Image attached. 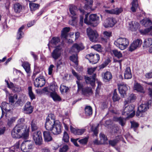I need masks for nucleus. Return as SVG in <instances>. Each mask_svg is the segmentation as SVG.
<instances>
[{
    "label": "nucleus",
    "instance_id": "obj_1",
    "mask_svg": "<svg viewBox=\"0 0 152 152\" xmlns=\"http://www.w3.org/2000/svg\"><path fill=\"white\" fill-rule=\"evenodd\" d=\"M29 130L21 124L17 125L12 130L11 134L15 138L27 139L29 135Z\"/></svg>",
    "mask_w": 152,
    "mask_h": 152
},
{
    "label": "nucleus",
    "instance_id": "obj_2",
    "mask_svg": "<svg viewBox=\"0 0 152 152\" xmlns=\"http://www.w3.org/2000/svg\"><path fill=\"white\" fill-rule=\"evenodd\" d=\"M46 130L51 131L54 135L59 134L61 132L62 128L61 123L58 121L56 120L55 123L45 127Z\"/></svg>",
    "mask_w": 152,
    "mask_h": 152
},
{
    "label": "nucleus",
    "instance_id": "obj_3",
    "mask_svg": "<svg viewBox=\"0 0 152 152\" xmlns=\"http://www.w3.org/2000/svg\"><path fill=\"white\" fill-rule=\"evenodd\" d=\"M88 13L85 14V18L84 19L85 23L87 24L92 26L95 27L98 24V20L99 17L96 14H91L89 16V19H88Z\"/></svg>",
    "mask_w": 152,
    "mask_h": 152
},
{
    "label": "nucleus",
    "instance_id": "obj_4",
    "mask_svg": "<svg viewBox=\"0 0 152 152\" xmlns=\"http://www.w3.org/2000/svg\"><path fill=\"white\" fill-rule=\"evenodd\" d=\"M129 44V40L125 38L120 37L115 40L114 45L121 50H123L127 48Z\"/></svg>",
    "mask_w": 152,
    "mask_h": 152
},
{
    "label": "nucleus",
    "instance_id": "obj_5",
    "mask_svg": "<svg viewBox=\"0 0 152 152\" xmlns=\"http://www.w3.org/2000/svg\"><path fill=\"white\" fill-rule=\"evenodd\" d=\"M124 104V107L122 112L123 115L127 116V118H130L133 117L135 114V112L133 111L134 108L133 105H129L126 106Z\"/></svg>",
    "mask_w": 152,
    "mask_h": 152
},
{
    "label": "nucleus",
    "instance_id": "obj_6",
    "mask_svg": "<svg viewBox=\"0 0 152 152\" xmlns=\"http://www.w3.org/2000/svg\"><path fill=\"white\" fill-rule=\"evenodd\" d=\"M34 143L31 140H26L23 142L21 145V149L24 152H30L34 148Z\"/></svg>",
    "mask_w": 152,
    "mask_h": 152
},
{
    "label": "nucleus",
    "instance_id": "obj_7",
    "mask_svg": "<svg viewBox=\"0 0 152 152\" xmlns=\"http://www.w3.org/2000/svg\"><path fill=\"white\" fill-rule=\"evenodd\" d=\"M150 101L148 102L142 104L138 107L136 114V115L137 117H141L143 116L142 113L147 111L149 108V102L151 103Z\"/></svg>",
    "mask_w": 152,
    "mask_h": 152
},
{
    "label": "nucleus",
    "instance_id": "obj_8",
    "mask_svg": "<svg viewBox=\"0 0 152 152\" xmlns=\"http://www.w3.org/2000/svg\"><path fill=\"white\" fill-rule=\"evenodd\" d=\"M87 34L91 41L96 42L98 40V34L95 31H94L90 28L87 29Z\"/></svg>",
    "mask_w": 152,
    "mask_h": 152
},
{
    "label": "nucleus",
    "instance_id": "obj_9",
    "mask_svg": "<svg viewBox=\"0 0 152 152\" xmlns=\"http://www.w3.org/2000/svg\"><path fill=\"white\" fill-rule=\"evenodd\" d=\"M69 9L71 14L73 17H72V20L69 21V23L72 25H74V23L77 18V17L74 16L76 15V12L78 11V9L77 7L73 4H71L70 5Z\"/></svg>",
    "mask_w": 152,
    "mask_h": 152
},
{
    "label": "nucleus",
    "instance_id": "obj_10",
    "mask_svg": "<svg viewBox=\"0 0 152 152\" xmlns=\"http://www.w3.org/2000/svg\"><path fill=\"white\" fill-rule=\"evenodd\" d=\"M32 137L36 144L41 145L42 144L43 140L42 134L40 131H38L33 133Z\"/></svg>",
    "mask_w": 152,
    "mask_h": 152
},
{
    "label": "nucleus",
    "instance_id": "obj_11",
    "mask_svg": "<svg viewBox=\"0 0 152 152\" xmlns=\"http://www.w3.org/2000/svg\"><path fill=\"white\" fill-rule=\"evenodd\" d=\"M45 83V81L44 76L40 75L36 79L34 84V86L37 87H41L43 86Z\"/></svg>",
    "mask_w": 152,
    "mask_h": 152
},
{
    "label": "nucleus",
    "instance_id": "obj_12",
    "mask_svg": "<svg viewBox=\"0 0 152 152\" xmlns=\"http://www.w3.org/2000/svg\"><path fill=\"white\" fill-rule=\"evenodd\" d=\"M118 89L121 96L124 97L126 95V92L128 89V86L124 83H121L118 84Z\"/></svg>",
    "mask_w": 152,
    "mask_h": 152
},
{
    "label": "nucleus",
    "instance_id": "obj_13",
    "mask_svg": "<svg viewBox=\"0 0 152 152\" xmlns=\"http://www.w3.org/2000/svg\"><path fill=\"white\" fill-rule=\"evenodd\" d=\"M86 58L88 59L90 63L92 64L97 63L99 59V56L98 54H93L91 53L86 56Z\"/></svg>",
    "mask_w": 152,
    "mask_h": 152
},
{
    "label": "nucleus",
    "instance_id": "obj_14",
    "mask_svg": "<svg viewBox=\"0 0 152 152\" xmlns=\"http://www.w3.org/2000/svg\"><path fill=\"white\" fill-rule=\"evenodd\" d=\"M142 43L140 39H137L134 40L131 44L129 48V50L132 51L141 46Z\"/></svg>",
    "mask_w": 152,
    "mask_h": 152
},
{
    "label": "nucleus",
    "instance_id": "obj_15",
    "mask_svg": "<svg viewBox=\"0 0 152 152\" xmlns=\"http://www.w3.org/2000/svg\"><path fill=\"white\" fill-rule=\"evenodd\" d=\"M84 48V47L82 43H75L71 47L70 52L77 53L83 50Z\"/></svg>",
    "mask_w": 152,
    "mask_h": 152
},
{
    "label": "nucleus",
    "instance_id": "obj_16",
    "mask_svg": "<svg viewBox=\"0 0 152 152\" xmlns=\"http://www.w3.org/2000/svg\"><path fill=\"white\" fill-rule=\"evenodd\" d=\"M116 23L115 19L113 18H109L105 21L104 26L105 28L112 27Z\"/></svg>",
    "mask_w": 152,
    "mask_h": 152
},
{
    "label": "nucleus",
    "instance_id": "obj_17",
    "mask_svg": "<svg viewBox=\"0 0 152 152\" xmlns=\"http://www.w3.org/2000/svg\"><path fill=\"white\" fill-rule=\"evenodd\" d=\"M55 119V117L54 114L52 113L49 114L46 119L45 127L48 126V124L50 125L55 123L56 121Z\"/></svg>",
    "mask_w": 152,
    "mask_h": 152
},
{
    "label": "nucleus",
    "instance_id": "obj_18",
    "mask_svg": "<svg viewBox=\"0 0 152 152\" xmlns=\"http://www.w3.org/2000/svg\"><path fill=\"white\" fill-rule=\"evenodd\" d=\"M33 109V107L31 105V103L29 102H28L25 105L23 110L25 113L29 114L32 112Z\"/></svg>",
    "mask_w": 152,
    "mask_h": 152
},
{
    "label": "nucleus",
    "instance_id": "obj_19",
    "mask_svg": "<svg viewBox=\"0 0 152 152\" xmlns=\"http://www.w3.org/2000/svg\"><path fill=\"white\" fill-rule=\"evenodd\" d=\"M61 54V50L56 48L52 52L51 54V56L55 60H56L60 57Z\"/></svg>",
    "mask_w": 152,
    "mask_h": 152
},
{
    "label": "nucleus",
    "instance_id": "obj_20",
    "mask_svg": "<svg viewBox=\"0 0 152 152\" xmlns=\"http://www.w3.org/2000/svg\"><path fill=\"white\" fill-rule=\"evenodd\" d=\"M96 76V75L94 74L92 76H85V78L86 83L90 84L92 86H94L95 84Z\"/></svg>",
    "mask_w": 152,
    "mask_h": 152
},
{
    "label": "nucleus",
    "instance_id": "obj_21",
    "mask_svg": "<svg viewBox=\"0 0 152 152\" xmlns=\"http://www.w3.org/2000/svg\"><path fill=\"white\" fill-rule=\"evenodd\" d=\"M20 143L19 142H16L13 147L10 148H5L4 149V152L7 151H9V152H16L20 150L19 148Z\"/></svg>",
    "mask_w": 152,
    "mask_h": 152
},
{
    "label": "nucleus",
    "instance_id": "obj_22",
    "mask_svg": "<svg viewBox=\"0 0 152 152\" xmlns=\"http://www.w3.org/2000/svg\"><path fill=\"white\" fill-rule=\"evenodd\" d=\"M140 27L139 23L134 21H131L129 23V28L132 31H135L138 29Z\"/></svg>",
    "mask_w": 152,
    "mask_h": 152
},
{
    "label": "nucleus",
    "instance_id": "obj_23",
    "mask_svg": "<svg viewBox=\"0 0 152 152\" xmlns=\"http://www.w3.org/2000/svg\"><path fill=\"white\" fill-rule=\"evenodd\" d=\"M71 132L75 135H81L85 131L86 129H76L73 128L72 126L70 127Z\"/></svg>",
    "mask_w": 152,
    "mask_h": 152
},
{
    "label": "nucleus",
    "instance_id": "obj_24",
    "mask_svg": "<svg viewBox=\"0 0 152 152\" xmlns=\"http://www.w3.org/2000/svg\"><path fill=\"white\" fill-rule=\"evenodd\" d=\"M102 76L104 81L105 82L110 81L112 77L111 73L110 72L108 71L103 73Z\"/></svg>",
    "mask_w": 152,
    "mask_h": 152
},
{
    "label": "nucleus",
    "instance_id": "obj_25",
    "mask_svg": "<svg viewBox=\"0 0 152 152\" xmlns=\"http://www.w3.org/2000/svg\"><path fill=\"white\" fill-rule=\"evenodd\" d=\"M44 141L45 142H48L52 140V137L50 132L45 131L43 132Z\"/></svg>",
    "mask_w": 152,
    "mask_h": 152
},
{
    "label": "nucleus",
    "instance_id": "obj_26",
    "mask_svg": "<svg viewBox=\"0 0 152 152\" xmlns=\"http://www.w3.org/2000/svg\"><path fill=\"white\" fill-rule=\"evenodd\" d=\"M132 77V74L130 68L127 67L124 72V78L125 79H130Z\"/></svg>",
    "mask_w": 152,
    "mask_h": 152
},
{
    "label": "nucleus",
    "instance_id": "obj_27",
    "mask_svg": "<svg viewBox=\"0 0 152 152\" xmlns=\"http://www.w3.org/2000/svg\"><path fill=\"white\" fill-rule=\"evenodd\" d=\"M70 28L69 27H65L61 31V39H67L68 36V33L69 31Z\"/></svg>",
    "mask_w": 152,
    "mask_h": 152
},
{
    "label": "nucleus",
    "instance_id": "obj_28",
    "mask_svg": "<svg viewBox=\"0 0 152 152\" xmlns=\"http://www.w3.org/2000/svg\"><path fill=\"white\" fill-rule=\"evenodd\" d=\"M50 97L55 102H59L61 101V98L56 92H50Z\"/></svg>",
    "mask_w": 152,
    "mask_h": 152
},
{
    "label": "nucleus",
    "instance_id": "obj_29",
    "mask_svg": "<svg viewBox=\"0 0 152 152\" xmlns=\"http://www.w3.org/2000/svg\"><path fill=\"white\" fill-rule=\"evenodd\" d=\"M143 47L148 48L152 45V39L148 38L145 39L143 41Z\"/></svg>",
    "mask_w": 152,
    "mask_h": 152
},
{
    "label": "nucleus",
    "instance_id": "obj_30",
    "mask_svg": "<svg viewBox=\"0 0 152 152\" xmlns=\"http://www.w3.org/2000/svg\"><path fill=\"white\" fill-rule=\"evenodd\" d=\"M92 109L90 106H86L84 110V113L85 115L87 116H91L92 114Z\"/></svg>",
    "mask_w": 152,
    "mask_h": 152
},
{
    "label": "nucleus",
    "instance_id": "obj_31",
    "mask_svg": "<svg viewBox=\"0 0 152 152\" xmlns=\"http://www.w3.org/2000/svg\"><path fill=\"white\" fill-rule=\"evenodd\" d=\"M136 98L135 95L133 94H131L128 98L127 100H125L124 102V104H128L129 102H134Z\"/></svg>",
    "mask_w": 152,
    "mask_h": 152
},
{
    "label": "nucleus",
    "instance_id": "obj_32",
    "mask_svg": "<svg viewBox=\"0 0 152 152\" xmlns=\"http://www.w3.org/2000/svg\"><path fill=\"white\" fill-rule=\"evenodd\" d=\"M115 120L118 122L122 127H124L125 125L126 121V118L119 117L116 118Z\"/></svg>",
    "mask_w": 152,
    "mask_h": 152
},
{
    "label": "nucleus",
    "instance_id": "obj_33",
    "mask_svg": "<svg viewBox=\"0 0 152 152\" xmlns=\"http://www.w3.org/2000/svg\"><path fill=\"white\" fill-rule=\"evenodd\" d=\"M141 24L145 27H146L152 24V22L148 18L144 19L140 21Z\"/></svg>",
    "mask_w": 152,
    "mask_h": 152
},
{
    "label": "nucleus",
    "instance_id": "obj_34",
    "mask_svg": "<svg viewBox=\"0 0 152 152\" xmlns=\"http://www.w3.org/2000/svg\"><path fill=\"white\" fill-rule=\"evenodd\" d=\"M13 8L15 12L17 13H20L23 9L22 5L19 3H16L14 4Z\"/></svg>",
    "mask_w": 152,
    "mask_h": 152
},
{
    "label": "nucleus",
    "instance_id": "obj_35",
    "mask_svg": "<svg viewBox=\"0 0 152 152\" xmlns=\"http://www.w3.org/2000/svg\"><path fill=\"white\" fill-rule=\"evenodd\" d=\"M103 34L104 37L105 38H102V40L106 42L107 39H109L111 36L112 33L110 31H104V32Z\"/></svg>",
    "mask_w": 152,
    "mask_h": 152
},
{
    "label": "nucleus",
    "instance_id": "obj_36",
    "mask_svg": "<svg viewBox=\"0 0 152 152\" xmlns=\"http://www.w3.org/2000/svg\"><path fill=\"white\" fill-rule=\"evenodd\" d=\"M83 94L87 96L92 93V89L90 87H86L82 89Z\"/></svg>",
    "mask_w": 152,
    "mask_h": 152
},
{
    "label": "nucleus",
    "instance_id": "obj_37",
    "mask_svg": "<svg viewBox=\"0 0 152 152\" xmlns=\"http://www.w3.org/2000/svg\"><path fill=\"white\" fill-rule=\"evenodd\" d=\"M1 106L2 110H4L6 112H9L10 110V104L5 102H2Z\"/></svg>",
    "mask_w": 152,
    "mask_h": 152
},
{
    "label": "nucleus",
    "instance_id": "obj_38",
    "mask_svg": "<svg viewBox=\"0 0 152 152\" xmlns=\"http://www.w3.org/2000/svg\"><path fill=\"white\" fill-rule=\"evenodd\" d=\"M131 10L133 12H135L138 6L137 0H133L132 2Z\"/></svg>",
    "mask_w": 152,
    "mask_h": 152
},
{
    "label": "nucleus",
    "instance_id": "obj_39",
    "mask_svg": "<svg viewBox=\"0 0 152 152\" xmlns=\"http://www.w3.org/2000/svg\"><path fill=\"white\" fill-rule=\"evenodd\" d=\"M112 53L115 57L118 58H120L122 57V54L120 51L117 50H112Z\"/></svg>",
    "mask_w": 152,
    "mask_h": 152
},
{
    "label": "nucleus",
    "instance_id": "obj_40",
    "mask_svg": "<svg viewBox=\"0 0 152 152\" xmlns=\"http://www.w3.org/2000/svg\"><path fill=\"white\" fill-rule=\"evenodd\" d=\"M24 28V26H23L19 29L17 34V39H20L23 37V33L22 30Z\"/></svg>",
    "mask_w": 152,
    "mask_h": 152
},
{
    "label": "nucleus",
    "instance_id": "obj_41",
    "mask_svg": "<svg viewBox=\"0 0 152 152\" xmlns=\"http://www.w3.org/2000/svg\"><path fill=\"white\" fill-rule=\"evenodd\" d=\"M28 94L30 99L31 100L36 98L35 96L32 91V88L31 86H29L28 88Z\"/></svg>",
    "mask_w": 152,
    "mask_h": 152
},
{
    "label": "nucleus",
    "instance_id": "obj_42",
    "mask_svg": "<svg viewBox=\"0 0 152 152\" xmlns=\"http://www.w3.org/2000/svg\"><path fill=\"white\" fill-rule=\"evenodd\" d=\"M134 88V90H136L137 91L140 92H143V90L142 87L137 83L135 84Z\"/></svg>",
    "mask_w": 152,
    "mask_h": 152
},
{
    "label": "nucleus",
    "instance_id": "obj_43",
    "mask_svg": "<svg viewBox=\"0 0 152 152\" xmlns=\"http://www.w3.org/2000/svg\"><path fill=\"white\" fill-rule=\"evenodd\" d=\"M22 66L27 73H28L29 72L30 70V64L28 62H23L22 64Z\"/></svg>",
    "mask_w": 152,
    "mask_h": 152
},
{
    "label": "nucleus",
    "instance_id": "obj_44",
    "mask_svg": "<svg viewBox=\"0 0 152 152\" xmlns=\"http://www.w3.org/2000/svg\"><path fill=\"white\" fill-rule=\"evenodd\" d=\"M58 88V87L56 83H53L49 87V89L51 91V92H56Z\"/></svg>",
    "mask_w": 152,
    "mask_h": 152
},
{
    "label": "nucleus",
    "instance_id": "obj_45",
    "mask_svg": "<svg viewBox=\"0 0 152 152\" xmlns=\"http://www.w3.org/2000/svg\"><path fill=\"white\" fill-rule=\"evenodd\" d=\"M39 6V5L38 4L34 3H29V7L30 10L31 11H34L38 9Z\"/></svg>",
    "mask_w": 152,
    "mask_h": 152
},
{
    "label": "nucleus",
    "instance_id": "obj_46",
    "mask_svg": "<svg viewBox=\"0 0 152 152\" xmlns=\"http://www.w3.org/2000/svg\"><path fill=\"white\" fill-rule=\"evenodd\" d=\"M60 39L59 37H54L52 39L50 43L52 44L53 45H56L60 42Z\"/></svg>",
    "mask_w": 152,
    "mask_h": 152
},
{
    "label": "nucleus",
    "instance_id": "obj_47",
    "mask_svg": "<svg viewBox=\"0 0 152 152\" xmlns=\"http://www.w3.org/2000/svg\"><path fill=\"white\" fill-rule=\"evenodd\" d=\"M86 1V2L84 7V8L86 10L91 9L93 4V0H90L89 2L88 1V0Z\"/></svg>",
    "mask_w": 152,
    "mask_h": 152
},
{
    "label": "nucleus",
    "instance_id": "obj_48",
    "mask_svg": "<svg viewBox=\"0 0 152 152\" xmlns=\"http://www.w3.org/2000/svg\"><path fill=\"white\" fill-rule=\"evenodd\" d=\"M31 125L32 132L35 131L38 129V127L37 125V122L33 120L32 121Z\"/></svg>",
    "mask_w": 152,
    "mask_h": 152
},
{
    "label": "nucleus",
    "instance_id": "obj_49",
    "mask_svg": "<svg viewBox=\"0 0 152 152\" xmlns=\"http://www.w3.org/2000/svg\"><path fill=\"white\" fill-rule=\"evenodd\" d=\"M113 95L112 98L114 102H116L119 101L120 99V97L118 95L116 89H115L113 92Z\"/></svg>",
    "mask_w": 152,
    "mask_h": 152
},
{
    "label": "nucleus",
    "instance_id": "obj_50",
    "mask_svg": "<svg viewBox=\"0 0 152 152\" xmlns=\"http://www.w3.org/2000/svg\"><path fill=\"white\" fill-rule=\"evenodd\" d=\"M98 86L96 91V96L98 97L99 96L100 93V90L101 88L102 83L101 82H97Z\"/></svg>",
    "mask_w": 152,
    "mask_h": 152
},
{
    "label": "nucleus",
    "instance_id": "obj_51",
    "mask_svg": "<svg viewBox=\"0 0 152 152\" xmlns=\"http://www.w3.org/2000/svg\"><path fill=\"white\" fill-rule=\"evenodd\" d=\"M17 99V95L16 94L10 95L9 96V101L11 103H13L15 102V99Z\"/></svg>",
    "mask_w": 152,
    "mask_h": 152
},
{
    "label": "nucleus",
    "instance_id": "obj_52",
    "mask_svg": "<svg viewBox=\"0 0 152 152\" xmlns=\"http://www.w3.org/2000/svg\"><path fill=\"white\" fill-rule=\"evenodd\" d=\"M113 10L114 14L118 15L122 12L123 8L122 7L116 8L113 9Z\"/></svg>",
    "mask_w": 152,
    "mask_h": 152
},
{
    "label": "nucleus",
    "instance_id": "obj_53",
    "mask_svg": "<svg viewBox=\"0 0 152 152\" xmlns=\"http://www.w3.org/2000/svg\"><path fill=\"white\" fill-rule=\"evenodd\" d=\"M69 88L64 85H61L60 87V90L62 93H66L68 90Z\"/></svg>",
    "mask_w": 152,
    "mask_h": 152
},
{
    "label": "nucleus",
    "instance_id": "obj_54",
    "mask_svg": "<svg viewBox=\"0 0 152 152\" xmlns=\"http://www.w3.org/2000/svg\"><path fill=\"white\" fill-rule=\"evenodd\" d=\"M70 59L71 61L75 63L76 65H77L78 64L77 61V55H73L71 56L70 57Z\"/></svg>",
    "mask_w": 152,
    "mask_h": 152
},
{
    "label": "nucleus",
    "instance_id": "obj_55",
    "mask_svg": "<svg viewBox=\"0 0 152 152\" xmlns=\"http://www.w3.org/2000/svg\"><path fill=\"white\" fill-rule=\"evenodd\" d=\"M150 29L149 28H146L144 30H140V33L142 35H146V34H148L150 31Z\"/></svg>",
    "mask_w": 152,
    "mask_h": 152
},
{
    "label": "nucleus",
    "instance_id": "obj_56",
    "mask_svg": "<svg viewBox=\"0 0 152 152\" xmlns=\"http://www.w3.org/2000/svg\"><path fill=\"white\" fill-rule=\"evenodd\" d=\"M98 126H92L91 128L92 131L93 132L94 134L96 136H97L98 134Z\"/></svg>",
    "mask_w": 152,
    "mask_h": 152
},
{
    "label": "nucleus",
    "instance_id": "obj_57",
    "mask_svg": "<svg viewBox=\"0 0 152 152\" xmlns=\"http://www.w3.org/2000/svg\"><path fill=\"white\" fill-rule=\"evenodd\" d=\"M63 140L65 142H68L69 140V136L67 133L64 132V136Z\"/></svg>",
    "mask_w": 152,
    "mask_h": 152
},
{
    "label": "nucleus",
    "instance_id": "obj_58",
    "mask_svg": "<svg viewBox=\"0 0 152 152\" xmlns=\"http://www.w3.org/2000/svg\"><path fill=\"white\" fill-rule=\"evenodd\" d=\"M99 137L101 141L104 143L107 140V137L104 134L101 133L99 135Z\"/></svg>",
    "mask_w": 152,
    "mask_h": 152
},
{
    "label": "nucleus",
    "instance_id": "obj_59",
    "mask_svg": "<svg viewBox=\"0 0 152 152\" xmlns=\"http://www.w3.org/2000/svg\"><path fill=\"white\" fill-rule=\"evenodd\" d=\"M16 119L14 117H12L8 119L7 122V124L8 125L10 126L12 124H13L15 121Z\"/></svg>",
    "mask_w": 152,
    "mask_h": 152
},
{
    "label": "nucleus",
    "instance_id": "obj_60",
    "mask_svg": "<svg viewBox=\"0 0 152 152\" xmlns=\"http://www.w3.org/2000/svg\"><path fill=\"white\" fill-rule=\"evenodd\" d=\"M91 48L97 51H100L101 50V45L99 44L94 45L91 47Z\"/></svg>",
    "mask_w": 152,
    "mask_h": 152
},
{
    "label": "nucleus",
    "instance_id": "obj_61",
    "mask_svg": "<svg viewBox=\"0 0 152 152\" xmlns=\"http://www.w3.org/2000/svg\"><path fill=\"white\" fill-rule=\"evenodd\" d=\"M68 149V146L67 145H64L62 148H60L59 150L60 152H66Z\"/></svg>",
    "mask_w": 152,
    "mask_h": 152
},
{
    "label": "nucleus",
    "instance_id": "obj_62",
    "mask_svg": "<svg viewBox=\"0 0 152 152\" xmlns=\"http://www.w3.org/2000/svg\"><path fill=\"white\" fill-rule=\"evenodd\" d=\"M130 123L131 124V128L135 129L138 127V124L134 121H130Z\"/></svg>",
    "mask_w": 152,
    "mask_h": 152
},
{
    "label": "nucleus",
    "instance_id": "obj_63",
    "mask_svg": "<svg viewBox=\"0 0 152 152\" xmlns=\"http://www.w3.org/2000/svg\"><path fill=\"white\" fill-rule=\"evenodd\" d=\"M5 81L7 83V86L8 88L10 89H13L14 86V85L13 83L11 82L10 83H9L8 81L6 80H5Z\"/></svg>",
    "mask_w": 152,
    "mask_h": 152
},
{
    "label": "nucleus",
    "instance_id": "obj_64",
    "mask_svg": "<svg viewBox=\"0 0 152 152\" xmlns=\"http://www.w3.org/2000/svg\"><path fill=\"white\" fill-rule=\"evenodd\" d=\"M88 140V138L86 137L84 138L81 139L79 140V142L82 144H86L87 143Z\"/></svg>",
    "mask_w": 152,
    "mask_h": 152
}]
</instances>
